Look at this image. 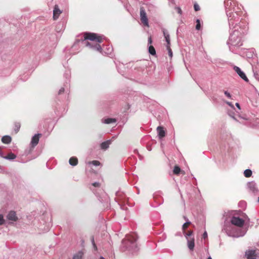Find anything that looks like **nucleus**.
Wrapping results in <instances>:
<instances>
[{
	"instance_id": "412c9836",
	"label": "nucleus",
	"mask_w": 259,
	"mask_h": 259,
	"mask_svg": "<svg viewBox=\"0 0 259 259\" xmlns=\"http://www.w3.org/2000/svg\"><path fill=\"white\" fill-rule=\"evenodd\" d=\"M102 122L106 124H110L111 123H115L116 122V119L113 118H108L102 120Z\"/></svg>"
},
{
	"instance_id": "7ed1b4c3",
	"label": "nucleus",
	"mask_w": 259,
	"mask_h": 259,
	"mask_svg": "<svg viewBox=\"0 0 259 259\" xmlns=\"http://www.w3.org/2000/svg\"><path fill=\"white\" fill-rule=\"evenodd\" d=\"M224 5L230 29L240 25L243 21H247L245 15L235 1L225 0Z\"/></svg>"
},
{
	"instance_id": "c85d7f7f",
	"label": "nucleus",
	"mask_w": 259,
	"mask_h": 259,
	"mask_svg": "<svg viewBox=\"0 0 259 259\" xmlns=\"http://www.w3.org/2000/svg\"><path fill=\"white\" fill-rule=\"evenodd\" d=\"M89 163L92 164L96 166H99L101 164V163L100 162V161H99L98 160H93V161L90 162Z\"/></svg>"
},
{
	"instance_id": "864d4df0",
	"label": "nucleus",
	"mask_w": 259,
	"mask_h": 259,
	"mask_svg": "<svg viewBox=\"0 0 259 259\" xmlns=\"http://www.w3.org/2000/svg\"><path fill=\"white\" fill-rule=\"evenodd\" d=\"M134 152H135V153H136L137 152H138L137 150H134Z\"/></svg>"
},
{
	"instance_id": "4be33fe9",
	"label": "nucleus",
	"mask_w": 259,
	"mask_h": 259,
	"mask_svg": "<svg viewBox=\"0 0 259 259\" xmlns=\"http://www.w3.org/2000/svg\"><path fill=\"white\" fill-rule=\"evenodd\" d=\"M16 158V155L11 152L9 153L7 156L4 157V158L8 160H14Z\"/></svg>"
},
{
	"instance_id": "9d476101",
	"label": "nucleus",
	"mask_w": 259,
	"mask_h": 259,
	"mask_svg": "<svg viewBox=\"0 0 259 259\" xmlns=\"http://www.w3.org/2000/svg\"><path fill=\"white\" fill-rule=\"evenodd\" d=\"M234 71L239 75V76L243 79L244 81L246 82H248V79L246 77L245 74L244 72H243L241 69L236 66H234L233 67Z\"/></svg>"
},
{
	"instance_id": "603ef678",
	"label": "nucleus",
	"mask_w": 259,
	"mask_h": 259,
	"mask_svg": "<svg viewBox=\"0 0 259 259\" xmlns=\"http://www.w3.org/2000/svg\"><path fill=\"white\" fill-rule=\"evenodd\" d=\"M207 259H212L211 257L210 256H209L207 258Z\"/></svg>"
},
{
	"instance_id": "f257e3e1",
	"label": "nucleus",
	"mask_w": 259,
	"mask_h": 259,
	"mask_svg": "<svg viewBox=\"0 0 259 259\" xmlns=\"http://www.w3.org/2000/svg\"><path fill=\"white\" fill-rule=\"evenodd\" d=\"M245 219L233 215L229 222L226 220L222 229V231L229 237L239 238L244 236L248 230L247 227H243L245 222L248 224L249 219L244 214Z\"/></svg>"
},
{
	"instance_id": "f704fd0d",
	"label": "nucleus",
	"mask_w": 259,
	"mask_h": 259,
	"mask_svg": "<svg viewBox=\"0 0 259 259\" xmlns=\"http://www.w3.org/2000/svg\"><path fill=\"white\" fill-rule=\"evenodd\" d=\"M5 223V220L2 214H0V225H3Z\"/></svg>"
},
{
	"instance_id": "09e8293b",
	"label": "nucleus",
	"mask_w": 259,
	"mask_h": 259,
	"mask_svg": "<svg viewBox=\"0 0 259 259\" xmlns=\"http://www.w3.org/2000/svg\"><path fill=\"white\" fill-rule=\"evenodd\" d=\"M76 45H77V43H76V42H75V43H74V45H73V46H72V48H74V47H75L76 46Z\"/></svg>"
},
{
	"instance_id": "a18cd8bd",
	"label": "nucleus",
	"mask_w": 259,
	"mask_h": 259,
	"mask_svg": "<svg viewBox=\"0 0 259 259\" xmlns=\"http://www.w3.org/2000/svg\"><path fill=\"white\" fill-rule=\"evenodd\" d=\"M183 218H184V220L186 221V222H188V221H189L188 220V219L187 218V217H186V216H184Z\"/></svg>"
},
{
	"instance_id": "2eb2a0df",
	"label": "nucleus",
	"mask_w": 259,
	"mask_h": 259,
	"mask_svg": "<svg viewBox=\"0 0 259 259\" xmlns=\"http://www.w3.org/2000/svg\"><path fill=\"white\" fill-rule=\"evenodd\" d=\"M162 31H163V35H164V38L165 39V41L167 42L166 47V48H168L169 46H170V36H169V34L168 33V32L166 30H165V29H163Z\"/></svg>"
},
{
	"instance_id": "3c124183",
	"label": "nucleus",
	"mask_w": 259,
	"mask_h": 259,
	"mask_svg": "<svg viewBox=\"0 0 259 259\" xmlns=\"http://www.w3.org/2000/svg\"><path fill=\"white\" fill-rule=\"evenodd\" d=\"M100 259H105L103 256H101Z\"/></svg>"
},
{
	"instance_id": "0eeeda50",
	"label": "nucleus",
	"mask_w": 259,
	"mask_h": 259,
	"mask_svg": "<svg viewBox=\"0 0 259 259\" xmlns=\"http://www.w3.org/2000/svg\"><path fill=\"white\" fill-rule=\"evenodd\" d=\"M185 236L187 240L188 247L190 250H193L194 248V238L193 236V232L192 231H189L187 233H185Z\"/></svg>"
},
{
	"instance_id": "dca6fc26",
	"label": "nucleus",
	"mask_w": 259,
	"mask_h": 259,
	"mask_svg": "<svg viewBox=\"0 0 259 259\" xmlns=\"http://www.w3.org/2000/svg\"><path fill=\"white\" fill-rule=\"evenodd\" d=\"M84 254L83 250L78 251L73 255L72 259H82Z\"/></svg>"
},
{
	"instance_id": "c756f323",
	"label": "nucleus",
	"mask_w": 259,
	"mask_h": 259,
	"mask_svg": "<svg viewBox=\"0 0 259 259\" xmlns=\"http://www.w3.org/2000/svg\"><path fill=\"white\" fill-rule=\"evenodd\" d=\"M91 242H92L94 250L97 251V246L95 244V240H94V237L93 236H92L91 237Z\"/></svg>"
},
{
	"instance_id": "58836bf2",
	"label": "nucleus",
	"mask_w": 259,
	"mask_h": 259,
	"mask_svg": "<svg viewBox=\"0 0 259 259\" xmlns=\"http://www.w3.org/2000/svg\"><path fill=\"white\" fill-rule=\"evenodd\" d=\"M116 195V199H117V201H119L120 200L122 199V198H120L119 197V196H120V193L119 192H117Z\"/></svg>"
},
{
	"instance_id": "72a5a7b5",
	"label": "nucleus",
	"mask_w": 259,
	"mask_h": 259,
	"mask_svg": "<svg viewBox=\"0 0 259 259\" xmlns=\"http://www.w3.org/2000/svg\"><path fill=\"white\" fill-rule=\"evenodd\" d=\"M92 186L95 188H100V184L99 182H95L92 184Z\"/></svg>"
},
{
	"instance_id": "ea45409f",
	"label": "nucleus",
	"mask_w": 259,
	"mask_h": 259,
	"mask_svg": "<svg viewBox=\"0 0 259 259\" xmlns=\"http://www.w3.org/2000/svg\"><path fill=\"white\" fill-rule=\"evenodd\" d=\"M202 237L204 239H205L206 238H207V233L206 231H205L203 235H202Z\"/></svg>"
},
{
	"instance_id": "f3484780",
	"label": "nucleus",
	"mask_w": 259,
	"mask_h": 259,
	"mask_svg": "<svg viewBox=\"0 0 259 259\" xmlns=\"http://www.w3.org/2000/svg\"><path fill=\"white\" fill-rule=\"evenodd\" d=\"M111 144V140H109L101 144V148L103 150H106L108 148L109 145Z\"/></svg>"
},
{
	"instance_id": "6ab92c4d",
	"label": "nucleus",
	"mask_w": 259,
	"mask_h": 259,
	"mask_svg": "<svg viewBox=\"0 0 259 259\" xmlns=\"http://www.w3.org/2000/svg\"><path fill=\"white\" fill-rule=\"evenodd\" d=\"M12 141V138L9 136H4L2 138V142L4 144H9Z\"/></svg>"
},
{
	"instance_id": "7c9ffc66",
	"label": "nucleus",
	"mask_w": 259,
	"mask_h": 259,
	"mask_svg": "<svg viewBox=\"0 0 259 259\" xmlns=\"http://www.w3.org/2000/svg\"><path fill=\"white\" fill-rule=\"evenodd\" d=\"M196 29L198 30L201 29V23L200 20L199 19L196 20Z\"/></svg>"
},
{
	"instance_id": "2f4dec72",
	"label": "nucleus",
	"mask_w": 259,
	"mask_h": 259,
	"mask_svg": "<svg viewBox=\"0 0 259 259\" xmlns=\"http://www.w3.org/2000/svg\"><path fill=\"white\" fill-rule=\"evenodd\" d=\"M20 128V123H16L15 124V131L16 133H17Z\"/></svg>"
},
{
	"instance_id": "bb28decb",
	"label": "nucleus",
	"mask_w": 259,
	"mask_h": 259,
	"mask_svg": "<svg viewBox=\"0 0 259 259\" xmlns=\"http://www.w3.org/2000/svg\"><path fill=\"white\" fill-rule=\"evenodd\" d=\"M191 222L189 221H188V222H186L182 226V229L184 232V234L185 233V230L188 228V226L191 224Z\"/></svg>"
},
{
	"instance_id": "ddd939ff",
	"label": "nucleus",
	"mask_w": 259,
	"mask_h": 259,
	"mask_svg": "<svg viewBox=\"0 0 259 259\" xmlns=\"http://www.w3.org/2000/svg\"><path fill=\"white\" fill-rule=\"evenodd\" d=\"M8 220L12 221H17L18 220V217L16 215V213L15 211H10L7 215Z\"/></svg>"
},
{
	"instance_id": "49530a36",
	"label": "nucleus",
	"mask_w": 259,
	"mask_h": 259,
	"mask_svg": "<svg viewBox=\"0 0 259 259\" xmlns=\"http://www.w3.org/2000/svg\"><path fill=\"white\" fill-rule=\"evenodd\" d=\"M60 26H61L62 27H63V25H62V24H61V23H59V24H58V25H57V27H58V28H59V27H60Z\"/></svg>"
},
{
	"instance_id": "de8ad7c7",
	"label": "nucleus",
	"mask_w": 259,
	"mask_h": 259,
	"mask_svg": "<svg viewBox=\"0 0 259 259\" xmlns=\"http://www.w3.org/2000/svg\"><path fill=\"white\" fill-rule=\"evenodd\" d=\"M235 105H236V106L238 108H239V109H240V105H239V104L238 103H236L235 104Z\"/></svg>"
},
{
	"instance_id": "f03ea898",
	"label": "nucleus",
	"mask_w": 259,
	"mask_h": 259,
	"mask_svg": "<svg viewBox=\"0 0 259 259\" xmlns=\"http://www.w3.org/2000/svg\"><path fill=\"white\" fill-rule=\"evenodd\" d=\"M232 28L234 30L230 33L227 44L230 51L237 54L238 49L243 45L245 36L248 32V23L243 21L240 25Z\"/></svg>"
},
{
	"instance_id": "e433bc0d",
	"label": "nucleus",
	"mask_w": 259,
	"mask_h": 259,
	"mask_svg": "<svg viewBox=\"0 0 259 259\" xmlns=\"http://www.w3.org/2000/svg\"><path fill=\"white\" fill-rule=\"evenodd\" d=\"M224 94L227 98H228L229 99H231V97H232L231 95L228 91H224Z\"/></svg>"
},
{
	"instance_id": "c03bdc74",
	"label": "nucleus",
	"mask_w": 259,
	"mask_h": 259,
	"mask_svg": "<svg viewBox=\"0 0 259 259\" xmlns=\"http://www.w3.org/2000/svg\"><path fill=\"white\" fill-rule=\"evenodd\" d=\"M91 190L93 192V193L95 194H96V191L94 189V188H92V187H90Z\"/></svg>"
},
{
	"instance_id": "39448f33",
	"label": "nucleus",
	"mask_w": 259,
	"mask_h": 259,
	"mask_svg": "<svg viewBox=\"0 0 259 259\" xmlns=\"http://www.w3.org/2000/svg\"><path fill=\"white\" fill-rule=\"evenodd\" d=\"M85 46L89 47L93 50L97 51L103 55H110L113 52V48L109 45H104L101 47L99 44L93 45V43L89 42H84Z\"/></svg>"
},
{
	"instance_id": "b1692460",
	"label": "nucleus",
	"mask_w": 259,
	"mask_h": 259,
	"mask_svg": "<svg viewBox=\"0 0 259 259\" xmlns=\"http://www.w3.org/2000/svg\"><path fill=\"white\" fill-rule=\"evenodd\" d=\"M64 76L67 79V80L66 81V84H68V81L69 80V79L70 77V72L69 70L66 71V72L64 74Z\"/></svg>"
},
{
	"instance_id": "393cba45",
	"label": "nucleus",
	"mask_w": 259,
	"mask_h": 259,
	"mask_svg": "<svg viewBox=\"0 0 259 259\" xmlns=\"http://www.w3.org/2000/svg\"><path fill=\"white\" fill-rule=\"evenodd\" d=\"M64 86L65 87L66 89H65L64 88H61L58 92L59 95H61L62 93H64V92L65 91L66 92L68 91V85L66 84V83L65 84H64Z\"/></svg>"
},
{
	"instance_id": "a878e982",
	"label": "nucleus",
	"mask_w": 259,
	"mask_h": 259,
	"mask_svg": "<svg viewBox=\"0 0 259 259\" xmlns=\"http://www.w3.org/2000/svg\"><path fill=\"white\" fill-rule=\"evenodd\" d=\"M148 50H149V53L150 54H151L152 55H154L156 54V51H155V50L153 46H150L149 47Z\"/></svg>"
},
{
	"instance_id": "37998d69",
	"label": "nucleus",
	"mask_w": 259,
	"mask_h": 259,
	"mask_svg": "<svg viewBox=\"0 0 259 259\" xmlns=\"http://www.w3.org/2000/svg\"><path fill=\"white\" fill-rule=\"evenodd\" d=\"M226 104H228L229 106H231V107H233V105H232V103L230 102H228V101H227L226 102Z\"/></svg>"
},
{
	"instance_id": "8fccbe9b",
	"label": "nucleus",
	"mask_w": 259,
	"mask_h": 259,
	"mask_svg": "<svg viewBox=\"0 0 259 259\" xmlns=\"http://www.w3.org/2000/svg\"><path fill=\"white\" fill-rule=\"evenodd\" d=\"M178 12H179V13H181V9H180V8H178Z\"/></svg>"
},
{
	"instance_id": "5fc2aeb1",
	"label": "nucleus",
	"mask_w": 259,
	"mask_h": 259,
	"mask_svg": "<svg viewBox=\"0 0 259 259\" xmlns=\"http://www.w3.org/2000/svg\"><path fill=\"white\" fill-rule=\"evenodd\" d=\"M258 202H259V197H258Z\"/></svg>"
},
{
	"instance_id": "423d86ee",
	"label": "nucleus",
	"mask_w": 259,
	"mask_h": 259,
	"mask_svg": "<svg viewBox=\"0 0 259 259\" xmlns=\"http://www.w3.org/2000/svg\"><path fill=\"white\" fill-rule=\"evenodd\" d=\"M84 40H90L93 42H90L91 44L93 43V45H96L97 42H102L103 40L105 38L103 35H98L96 33L86 32L84 34Z\"/></svg>"
},
{
	"instance_id": "a211bd4d",
	"label": "nucleus",
	"mask_w": 259,
	"mask_h": 259,
	"mask_svg": "<svg viewBox=\"0 0 259 259\" xmlns=\"http://www.w3.org/2000/svg\"><path fill=\"white\" fill-rule=\"evenodd\" d=\"M157 131L158 134V136L160 139H161L165 136V133L162 127L158 126L157 128Z\"/></svg>"
},
{
	"instance_id": "9b49d317",
	"label": "nucleus",
	"mask_w": 259,
	"mask_h": 259,
	"mask_svg": "<svg viewBox=\"0 0 259 259\" xmlns=\"http://www.w3.org/2000/svg\"><path fill=\"white\" fill-rule=\"evenodd\" d=\"M248 188L250 192L254 194H257L258 190L256 186V184L254 182H250L247 184Z\"/></svg>"
},
{
	"instance_id": "cd10ccee",
	"label": "nucleus",
	"mask_w": 259,
	"mask_h": 259,
	"mask_svg": "<svg viewBox=\"0 0 259 259\" xmlns=\"http://www.w3.org/2000/svg\"><path fill=\"white\" fill-rule=\"evenodd\" d=\"M181 171V169L179 166H175L174 168V173L175 174L178 175L179 174Z\"/></svg>"
},
{
	"instance_id": "473e14b6",
	"label": "nucleus",
	"mask_w": 259,
	"mask_h": 259,
	"mask_svg": "<svg viewBox=\"0 0 259 259\" xmlns=\"http://www.w3.org/2000/svg\"><path fill=\"white\" fill-rule=\"evenodd\" d=\"M167 51H168V56H169V57L170 58H172V50H171L170 48V46H169L168 48H166Z\"/></svg>"
},
{
	"instance_id": "4c0bfd02",
	"label": "nucleus",
	"mask_w": 259,
	"mask_h": 259,
	"mask_svg": "<svg viewBox=\"0 0 259 259\" xmlns=\"http://www.w3.org/2000/svg\"><path fill=\"white\" fill-rule=\"evenodd\" d=\"M194 8L195 11H198L200 10V7L199 5L197 4H194Z\"/></svg>"
},
{
	"instance_id": "a19ab883",
	"label": "nucleus",
	"mask_w": 259,
	"mask_h": 259,
	"mask_svg": "<svg viewBox=\"0 0 259 259\" xmlns=\"http://www.w3.org/2000/svg\"><path fill=\"white\" fill-rule=\"evenodd\" d=\"M211 100H212L213 103H218L217 99V98L215 96H212L211 97Z\"/></svg>"
},
{
	"instance_id": "aec40b11",
	"label": "nucleus",
	"mask_w": 259,
	"mask_h": 259,
	"mask_svg": "<svg viewBox=\"0 0 259 259\" xmlns=\"http://www.w3.org/2000/svg\"><path fill=\"white\" fill-rule=\"evenodd\" d=\"M69 163L72 166H75L78 163V159L75 157H72L69 159Z\"/></svg>"
},
{
	"instance_id": "c9c22d12",
	"label": "nucleus",
	"mask_w": 259,
	"mask_h": 259,
	"mask_svg": "<svg viewBox=\"0 0 259 259\" xmlns=\"http://www.w3.org/2000/svg\"><path fill=\"white\" fill-rule=\"evenodd\" d=\"M161 194V192H157L154 193L153 195L154 199H157V197L160 196Z\"/></svg>"
},
{
	"instance_id": "f8f14e48",
	"label": "nucleus",
	"mask_w": 259,
	"mask_h": 259,
	"mask_svg": "<svg viewBox=\"0 0 259 259\" xmlns=\"http://www.w3.org/2000/svg\"><path fill=\"white\" fill-rule=\"evenodd\" d=\"M41 136V134H37L34 135L31 139V146L32 148L35 147L38 144L39 142V139L40 136Z\"/></svg>"
},
{
	"instance_id": "5701e85b",
	"label": "nucleus",
	"mask_w": 259,
	"mask_h": 259,
	"mask_svg": "<svg viewBox=\"0 0 259 259\" xmlns=\"http://www.w3.org/2000/svg\"><path fill=\"white\" fill-rule=\"evenodd\" d=\"M252 175V171L249 169H247L244 171V175L246 178L251 177Z\"/></svg>"
},
{
	"instance_id": "79ce46f5",
	"label": "nucleus",
	"mask_w": 259,
	"mask_h": 259,
	"mask_svg": "<svg viewBox=\"0 0 259 259\" xmlns=\"http://www.w3.org/2000/svg\"><path fill=\"white\" fill-rule=\"evenodd\" d=\"M148 44H151L152 42V37L151 36H149L148 37Z\"/></svg>"
},
{
	"instance_id": "20e7f679",
	"label": "nucleus",
	"mask_w": 259,
	"mask_h": 259,
	"mask_svg": "<svg viewBox=\"0 0 259 259\" xmlns=\"http://www.w3.org/2000/svg\"><path fill=\"white\" fill-rule=\"evenodd\" d=\"M137 236L135 233L126 235L121 243L120 249L122 251H128L132 254L135 253L139 250L137 243Z\"/></svg>"
},
{
	"instance_id": "6e6552de",
	"label": "nucleus",
	"mask_w": 259,
	"mask_h": 259,
	"mask_svg": "<svg viewBox=\"0 0 259 259\" xmlns=\"http://www.w3.org/2000/svg\"><path fill=\"white\" fill-rule=\"evenodd\" d=\"M140 15L141 21L142 23L146 26H149L148 20L147 17V14L144 7H141L140 9Z\"/></svg>"
},
{
	"instance_id": "4468645a",
	"label": "nucleus",
	"mask_w": 259,
	"mask_h": 259,
	"mask_svg": "<svg viewBox=\"0 0 259 259\" xmlns=\"http://www.w3.org/2000/svg\"><path fill=\"white\" fill-rule=\"evenodd\" d=\"M61 13V11L58 8V6L55 5L53 10V18L54 20H56L58 18L60 14Z\"/></svg>"
},
{
	"instance_id": "1a4fd4ad",
	"label": "nucleus",
	"mask_w": 259,
	"mask_h": 259,
	"mask_svg": "<svg viewBox=\"0 0 259 259\" xmlns=\"http://www.w3.org/2000/svg\"><path fill=\"white\" fill-rule=\"evenodd\" d=\"M247 259H259V252L255 250H248L245 252Z\"/></svg>"
}]
</instances>
